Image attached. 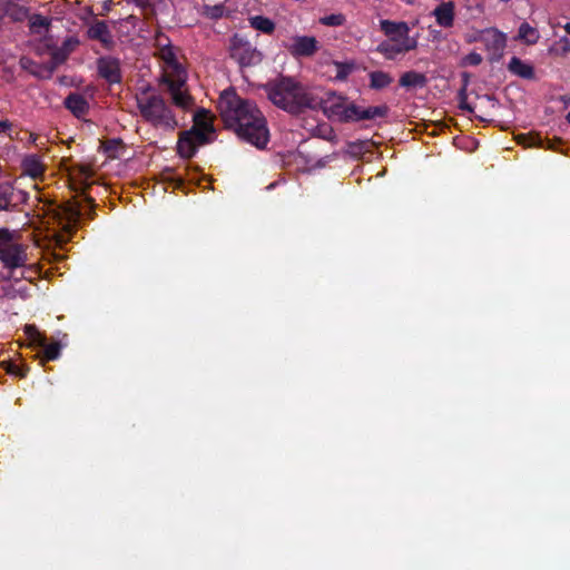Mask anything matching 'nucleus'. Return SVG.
Masks as SVG:
<instances>
[{
  "label": "nucleus",
  "mask_w": 570,
  "mask_h": 570,
  "mask_svg": "<svg viewBox=\"0 0 570 570\" xmlns=\"http://www.w3.org/2000/svg\"><path fill=\"white\" fill-rule=\"evenodd\" d=\"M220 116L228 128L257 148L269 140V130L262 111L252 101L244 100L233 90H225L218 100Z\"/></svg>",
  "instance_id": "nucleus-1"
},
{
  "label": "nucleus",
  "mask_w": 570,
  "mask_h": 570,
  "mask_svg": "<svg viewBox=\"0 0 570 570\" xmlns=\"http://www.w3.org/2000/svg\"><path fill=\"white\" fill-rule=\"evenodd\" d=\"M268 99L278 108L298 114L305 108L318 107V98L292 78H282L265 87Z\"/></svg>",
  "instance_id": "nucleus-2"
},
{
  "label": "nucleus",
  "mask_w": 570,
  "mask_h": 570,
  "mask_svg": "<svg viewBox=\"0 0 570 570\" xmlns=\"http://www.w3.org/2000/svg\"><path fill=\"white\" fill-rule=\"evenodd\" d=\"M158 55L165 63L161 80L167 85L173 102L181 109L190 108L193 98L185 88L187 73L178 62L174 48H163Z\"/></svg>",
  "instance_id": "nucleus-3"
},
{
  "label": "nucleus",
  "mask_w": 570,
  "mask_h": 570,
  "mask_svg": "<svg viewBox=\"0 0 570 570\" xmlns=\"http://www.w3.org/2000/svg\"><path fill=\"white\" fill-rule=\"evenodd\" d=\"M136 104L141 117L164 130H174L177 127L171 110L164 98L151 87H140L136 92Z\"/></svg>",
  "instance_id": "nucleus-4"
},
{
  "label": "nucleus",
  "mask_w": 570,
  "mask_h": 570,
  "mask_svg": "<svg viewBox=\"0 0 570 570\" xmlns=\"http://www.w3.org/2000/svg\"><path fill=\"white\" fill-rule=\"evenodd\" d=\"M380 27L387 39L377 46L376 51L385 59L395 60L417 48V38L410 36L407 23L381 20Z\"/></svg>",
  "instance_id": "nucleus-5"
},
{
  "label": "nucleus",
  "mask_w": 570,
  "mask_h": 570,
  "mask_svg": "<svg viewBox=\"0 0 570 570\" xmlns=\"http://www.w3.org/2000/svg\"><path fill=\"white\" fill-rule=\"evenodd\" d=\"M213 119L214 116L206 109H200L194 115V126L181 132L177 142V150L181 157H193L199 146L212 141Z\"/></svg>",
  "instance_id": "nucleus-6"
},
{
  "label": "nucleus",
  "mask_w": 570,
  "mask_h": 570,
  "mask_svg": "<svg viewBox=\"0 0 570 570\" xmlns=\"http://www.w3.org/2000/svg\"><path fill=\"white\" fill-rule=\"evenodd\" d=\"M27 261V246L20 240V234L0 229V262L3 266L14 269L24 266Z\"/></svg>",
  "instance_id": "nucleus-7"
},
{
  "label": "nucleus",
  "mask_w": 570,
  "mask_h": 570,
  "mask_svg": "<svg viewBox=\"0 0 570 570\" xmlns=\"http://www.w3.org/2000/svg\"><path fill=\"white\" fill-rule=\"evenodd\" d=\"M318 106L324 115L336 121H357V106L348 102L344 97L336 94H327L326 98L320 100Z\"/></svg>",
  "instance_id": "nucleus-8"
},
{
  "label": "nucleus",
  "mask_w": 570,
  "mask_h": 570,
  "mask_svg": "<svg viewBox=\"0 0 570 570\" xmlns=\"http://www.w3.org/2000/svg\"><path fill=\"white\" fill-rule=\"evenodd\" d=\"M230 56L242 66H254L262 61V52L238 35L230 41Z\"/></svg>",
  "instance_id": "nucleus-9"
},
{
  "label": "nucleus",
  "mask_w": 570,
  "mask_h": 570,
  "mask_svg": "<svg viewBox=\"0 0 570 570\" xmlns=\"http://www.w3.org/2000/svg\"><path fill=\"white\" fill-rule=\"evenodd\" d=\"M288 49L294 56H312L318 49V42L314 37L296 36Z\"/></svg>",
  "instance_id": "nucleus-10"
},
{
  "label": "nucleus",
  "mask_w": 570,
  "mask_h": 570,
  "mask_svg": "<svg viewBox=\"0 0 570 570\" xmlns=\"http://www.w3.org/2000/svg\"><path fill=\"white\" fill-rule=\"evenodd\" d=\"M481 40L489 50L493 53H498L505 47L507 37L498 29L491 28L482 32Z\"/></svg>",
  "instance_id": "nucleus-11"
},
{
  "label": "nucleus",
  "mask_w": 570,
  "mask_h": 570,
  "mask_svg": "<svg viewBox=\"0 0 570 570\" xmlns=\"http://www.w3.org/2000/svg\"><path fill=\"white\" fill-rule=\"evenodd\" d=\"M99 75L110 83L120 81L119 62L111 58H101L98 61Z\"/></svg>",
  "instance_id": "nucleus-12"
},
{
  "label": "nucleus",
  "mask_w": 570,
  "mask_h": 570,
  "mask_svg": "<svg viewBox=\"0 0 570 570\" xmlns=\"http://www.w3.org/2000/svg\"><path fill=\"white\" fill-rule=\"evenodd\" d=\"M454 3L452 1L442 2L432 12L436 23L442 28H451L454 23Z\"/></svg>",
  "instance_id": "nucleus-13"
},
{
  "label": "nucleus",
  "mask_w": 570,
  "mask_h": 570,
  "mask_svg": "<svg viewBox=\"0 0 570 570\" xmlns=\"http://www.w3.org/2000/svg\"><path fill=\"white\" fill-rule=\"evenodd\" d=\"M23 173L31 178H38L43 174L45 165L37 155H28L22 159Z\"/></svg>",
  "instance_id": "nucleus-14"
},
{
  "label": "nucleus",
  "mask_w": 570,
  "mask_h": 570,
  "mask_svg": "<svg viewBox=\"0 0 570 570\" xmlns=\"http://www.w3.org/2000/svg\"><path fill=\"white\" fill-rule=\"evenodd\" d=\"M88 36L91 39L99 40L105 46H109L112 42L111 33L108 26L104 21H96L88 29Z\"/></svg>",
  "instance_id": "nucleus-15"
},
{
  "label": "nucleus",
  "mask_w": 570,
  "mask_h": 570,
  "mask_svg": "<svg viewBox=\"0 0 570 570\" xmlns=\"http://www.w3.org/2000/svg\"><path fill=\"white\" fill-rule=\"evenodd\" d=\"M508 69L513 75L524 79H531L534 76L533 67L518 57H513L510 59Z\"/></svg>",
  "instance_id": "nucleus-16"
},
{
  "label": "nucleus",
  "mask_w": 570,
  "mask_h": 570,
  "mask_svg": "<svg viewBox=\"0 0 570 570\" xmlns=\"http://www.w3.org/2000/svg\"><path fill=\"white\" fill-rule=\"evenodd\" d=\"M66 107L77 117L83 116L88 108V101L79 94H71L66 98Z\"/></svg>",
  "instance_id": "nucleus-17"
},
{
  "label": "nucleus",
  "mask_w": 570,
  "mask_h": 570,
  "mask_svg": "<svg viewBox=\"0 0 570 570\" xmlns=\"http://www.w3.org/2000/svg\"><path fill=\"white\" fill-rule=\"evenodd\" d=\"M517 39L528 46H533L539 41L540 32L528 22H522L519 27Z\"/></svg>",
  "instance_id": "nucleus-18"
},
{
  "label": "nucleus",
  "mask_w": 570,
  "mask_h": 570,
  "mask_svg": "<svg viewBox=\"0 0 570 570\" xmlns=\"http://www.w3.org/2000/svg\"><path fill=\"white\" fill-rule=\"evenodd\" d=\"M426 82V77L416 71L404 72L400 78V85L404 88H422Z\"/></svg>",
  "instance_id": "nucleus-19"
},
{
  "label": "nucleus",
  "mask_w": 570,
  "mask_h": 570,
  "mask_svg": "<svg viewBox=\"0 0 570 570\" xmlns=\"http://www.w3.org/2000/svg\"><path fill=\"white\" fill-rule=\"evenodd\" d=\"M68 53L62 50V47L55 48L51 51V61L50 66L46 67V73H39L40 78H50L56 68L66 61L68 58Z\"/></svg>",
  "instance_id": "nucleus-20"
},
{
  "label": "nucleus",
  "mask_w": 570,
  "mask_h": 570,
  "mask_svg": "<svg viewBox=\"0 0 570 570\" xmlns=\"http://www.w3.org/2000/svg\"><path fill=\"white\" fill-rule=\"evenodd\" d=\"M50 20L41 14H32L29 18L30 31L35 35L42 36L48 31Z\"/></svg>",
  "instance_id": "nucleus-21"
},
{
  "label": "nucleus",
  "mask_w": 570,
  "mask_h": 570,
  "mask_svg": "<svg viewBox=\"0 0 570 570\" xmlns=\"http://www.w3.org/2000/svg\"><path fill=\"white\" fill-rule=\"evenodd\" d=\"M7 17L12 21H22L28 17V10L17 2L7 0Z\"/></svg>",
  "instance_id": "nucleus-22"
},
{
  "label": "nucleus",
  "mask_w": 570,
  "mask_h": 570,
  "mask_svg": "<svg viewBox=\"0 0 570 570\" xmlns=\"http://www.w3.org/2000/svg\"><path fill=\"white\" fill-rule=\"evenodd\" d=\"M371 87L373 89H383L389 87L393 78L387 72L384 71H373L370 73Z\"/></svg>",
  "instance_id": "nucleus-23"
},
{
  "label": "nucleus",
  "mask_w": 570,
  "mask_h": 570,
  "mask_svg": "<svg viewBox=\"0 0 570 570\" xmlns=\"http://www.w3.org/2000/svg\"><path fill=\"white\" fill-rule=\"evenodd\" d=\"M249 23L253 28L264 33H272L275 29V23L271 19L263 16L250 17Z\"/></svg>",
  "instance_id": "nucleus-24"
},
{
  "label": "nucleus",
  "mask_w": 570,
  "mask_h": 570,
  "mask_svg": "<svg viewBox=\"0 0 570 570\" xmlns=\"http://www.w3.org/2000/svg\"><path fill=\"white\" fill-rule=\"evenodd\" d=\"M549 52L558 57H566L570 53V39L568 37L559 38L550 48Z\"/></svg>",
  "instance_id": "nucleus-25"
},
{
  "label": "nucleus",
  "mask_w": 570,
  "mask_h": 570,
  "mask_svg": "<svg viewBox=\"0 0 570 570\" xmlns=\"http://www.w3.org/2000/svg\"><path fill=\"white\" fill-rule=\"evenodd\" d=\"M386 112L385 107H368L365 109H361L357 107V120L362 119H374L376 117H382Z\"/></svg>",
  "instance_id": "nucleus-26"
},
{
  "label": "nucleus",
  "mask_w": 570,
  "mask_h": 570,
  "mask_svg": "<svg viewBox=\"0 0 570 570\" xmlns=\"http://www.w3.org/2000/svg\"><path fill=\"white\" fill-rule=\"evenodd\" d=\"M24 333L28 340L30 341L31 345H45L46 337L38 331V328L35 325H26Z\"/></svg>",
  "instance_id": "nucleus-27"
},
{
  "label": "nucleus",
  "mask_w": 570,
  "mask_h": 570,
  "mask_svg": "<svg viewBox=\"0 0 570 570\" xmlns=\"http://www.w3.org/2000/svg\"><path fill=\"white\" fill-rule=\"evenodd\" d=\"M312 134L322 139L334 141L336 136L333 128L327 124H322L312 129Z\"/></svg>",
  "instance_id": "nucleus-28"
},
{
  "label": "nucleus",
  "mask_w": 570,
  "mask_h": 570,
  "mask_svg": "<svg viewBox=\"0 0 570 570\" xmlns=\"http://www.w3.org/2000/svg\"><path fill=\"white\" fill-rule=\"evenodd\" d=\"M12 202V188L0 186V210L7 209Z\"/></svg>",
  "instance_id": "nucleus-29"
},
{
  "label": "nucleus",
  "mask_w": 570,
  "mask_h": 570,
  "mask_svg": "<svg viewBox=\"0 0 570 570\" xmlns=\"http://www.w3.org/2000/svg\"><path fill=\"white\" fill-rule=\"evenodd\" d=\"M41 347H43V352H45V357L46 360H57L60 355V345L59 343H51V344H47V342L45 341V345H40Z\"/></svg>",
  "instance_id": "nucleus-30"
},
{
  "label": "nucleus",
  "mask_w": 570,
  "mask_h": 570,
  "mask_svg": "<svg viewBox=\"0 0 570 570\" xmlns=\"http://www.w3.org/2000/svg\"><path fill=\"white\" fill-rule=\"evenodd\" d=\"M3 294L8 298H16L17 296L27 297L28 289L27 287L14 288L13 286H7L3 288Z\"/></svg>",
  "instance_id": "nucleus-31"
},
{
  "label": "nucleus",
  "mask_w": 570,
  "mask_h": 570,
  "mask_svg": "<svg viewBox=\"0 0 570 570\" xmlns=\"http://www.w3.org/2000/svg\"><path fill=\"white\" fill-rule=\"evenodd\" d=\"M320 21L325 26H342L345 21V18L343 14L336 13L323 17Z\"/></svg>",
  "instance_id": "nucleus-32"
},
{
  "label": "nucleus",
  "mask_w": 570,
  "mask_h": 570,
  "mask_svg": "<svg viewBox=\"0 0 570 570\" xmlns=\"http://www.w3.org/2000/svg\"><path fill=\"white\" fill-rule=\"evenodd\" d=\"M205 14L213 19L220 18L224 14V7L220 4L207 6L205 7Z\"/></svg>",
  "instance_id": "nucleus-33"
},
{
  "label": "nucleus",
  "mask_w": 570,
  "mask_h": 570,
  "mask_svg": "<svg viewBox=\"0 0 570 570\" xmlns=\"http://www.w3.org/2000/svg\"><path fill=\"white\" fill-rule=\"evenodd\" d=\"M481 61H482L481 55H479L476 52H470L469 55H466L463 58L462 63L464 66H478L481 63Z\"/></svg>",
  "instance_id": "nucleus-34"
},
{
  "label": "nucleus",
  "mask_w": 570,
  "mask_h": 570,
  "mask_svg": "<svg viewBox=\"0 0 570 570\" xmlns=\"http://www.w3.org/2000/svg\"><path fill=\"white\" fill-rule=\"evenodd\" d=\"M78 46V40L73 37L67 38L62 43V50L70 55Z\"/></svg>",
  "instance_id": "nucleus-35"
},
{
  "label": "nucleus",
  "mask_w": 570,
  "mask_h": 570,
  "mask_svg": "<svg viewBox=\"0 0 570 570\" xmlns=\"http://www.w3.org/2000/svg\"><path fill=\"white\" fill-rule=\"evenodd\" d=\"M460 108L463 109V110H466L469 112H472V108L466 102V95H465V90L464 89L461 90V92H460Z\"/></svg>",
  "instance_id": "nucleus-36"
},
{
  "label": "nucleus",
  "mask_w": 570,
  "mask_h": 570,
  "mask_svg": "<svg viewBox=\"0 0 570 570\" xmlns=\"http://www.w3.org/2000/svg\"><path fill=\"white\" fill-rule=\"evenodd\" d=\"M156 46L158 47V51L163 50V48L171 47L168 39L164 36H158L156 38Z\"/></svg>",
  "instance_id": "nucleus-37"
},
{
  "label": "nucleus",
  "mask_w": 570,
  "mask_h": 570,
  "mask_svg": "<svg viewBox=\"0 0 570 570\" xmlns=\"http://www.w3.org/2000/svg\"><path fill=\"white\" fill-rule=\"evenodd\" d=\"M9 373L23 377L26 375V371L19 367L18 365H9L8 367Z\"/></svg>",
  "instance_id": "nucleus-38"
},
{
  "label": "nucleus",
  "mask_w": 570,
  "mask_h": 570,
  "mask_svg": "<svg viewBox=\"0 0 570 570\" xmlns=\"http://www.w3.org/2000/svg\"><path fill=\"white\" fill-rule=\"evenodd\" d=\"M66 215H67L68 222H76V219L78 217V212L76 209L68 208L66 210Z\"/></svg>",
  "instance_id": "nucleus-39"
},
{
  "label": "nucleus",
  "mask_w": 570,
  "mask_h": 570,
  "mask_svg": "<svg viewBox=\"0 0 570 570\" xmlns=\"http://www.w3.org/2000/svg\"><path fill=\"white\" fill-rule=\"evenodd\" d=\"M11 129V122L8 120H0V132H6Z\"/></svg>",
  "instance_id": "nucleus-40"
},
{
  "label": "nucleus",
  "mask_w": 570,
  "mask_h": 570,
  "mask_svg": "<svg viewBox=\"0 0 570 570\" xmlns=\"http://www.w3.org/2000/svg\"><path fill=\"white\" fill-rule=\"evenodd\" d=\"M50 66V62L39 67L37 70H33L32 72L37 76V77H40L39 73H46V67Z\"/></svg>",
  "instance_id": "nucleus-41"
},
{
  "label": "nucleus",
  "mask_w": 570,
  "mask_h": 570,
  "mask_svg": "<svg viewBox=\"0 0 570 570\" xmlns=\"http://www.w3.org/2000/svg\"><path fill=\"white\" fill-rule=\"evenodd\" d=\"M563 29H564V31L570 36V22H567V23L563 26Z\"/></svg>",
  "instance_id": "nucleus-42"
},
{
  "label": "nucleus",
  "mask_w": 570,
  "mask_h": 570,
  "mask_svg": "<svg viewBox=\"0 0 570 570\" xmlns=\"http://www.w3.org/2000/svg\"><path fill=\"white\" fill-rule=\"evenodd\" d=\"M567 119H568V121L570 124V112L568 114Z\"/></svg>",
  "instance_id": "nucleus-43"
}]
</instances>
